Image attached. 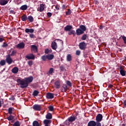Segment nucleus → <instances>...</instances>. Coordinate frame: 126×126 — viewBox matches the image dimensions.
<instances>
[{"label":"nucleus","instance_id":"obj_1","mask_svg":"<svg viewBox=\"0 0 126 126\" xmlns=\"http://www.w3.org/2000/svg\"><path fill=\"white\" fill-rule=\"evenodd\" d=\"M32 81H33V77L32 76L25 78V79L23 80L20 79H17V82L21 85V88H27V87H28L29 83H31Z\"/></svg>","mask_w":126,"mask_h":126},{"label":"nucleus","instance_id":"obj_2","mask_svg":"<svg viewBox=\"0 0 126 126\" xmlns=\"http://www.w3.org/2000/svg\"><path fill=\"white\" fill-rule=\"evenodd\" d=\"M77 119V117L76 115H72L67 118V119L64 122V124L66 125V126H69L71 123L75 122Z\"/></svg>","mask_w":126,"mask_h":126},{"label":"nucleus","instance_id":"obj_3","mask_svg":"<svg viewBox=\"0 0 126 126\" xmlns=\"http://www.w3.org/2000/svg\"><path fill=\"white\" fill-rule=\"evenodd\" d=\"M86 30V27L84 25H80L79 26V28L77 29L76 30V34L78 36H80V35H82V34H84V32Z\"/></svg>","mask_w":126,"mask_h":126},{"label":"nucleus","instance_id":"obj_4","mask_svg":"<svg viewBox=\"0 0 126 126\" xmlns=\"http://www.w3.org/2000/svg\"><path fill=\"white\" fill-rule=\"evenodd\" d=\"M102 120H103V115L101 114H97L95 118V122L99 126H102V124H101Z\"/></svg>","mask_w":126,"mask_h":126},{"label":"nucleus","instance_id":"obj_5","mask_svg":"<svg viewBox=\"0 0 126 126\" xmlns=\"http://www.w3.org/2000/svg\"><path fill=\"white\" fill-rule=\"evenodd\" d=\"M79 49L83 51L86 49V47H87V43H85L84 41L80 42L79 44Z\"/></svg>","mask_w":126,"mask_h":126},{"label":"nucleus","instance_id":"obj_6","mask_svg":"<svg viewBox=\"0 0 126 126\" xmlns=\"http://www.w3.org/2000/svg\"><path fill=\"white\" fill-rule=\"evenodd\" d=\"M5 62L8 63V64H11L12 63V62L13 60L11 59V57L10 56V54H8L6 56Z\"/></svg>","mask_w":126,"mask_h":126},{"label":"nucleus","instance_id":"obj_7","mask_svg":"<svg viewBox=\"0 0 126 126\" xmlns=\"http://www.w3.org/2000/svg\"><path fill=\"white\" fill-rule=\"evenodd\" d=\"M87 126H99L94 121H90L87 125Z\"/></svg>","mask_w":126,"mask_h":126},{"label":"nucleus","instance_id":"obj_8","mask_svg":"<svg viewBox=\"0 0 126 126\" xmlns=\"http://www.w3.org/2000/svg\"><path fill=\"white\" fill-rule=\"evenodd\" d=\"M31 51L33 53H38V47L35 45H31Z\"/></svg>","mask_w":126,"mask_h":126},{"label":"nucleus","instance_id":"obj_9","mask_svg":"<svg viewBox=\"0 0 126 126\" xmlns=\"http://www.w3.org/2000/svg\"><path fill=\"white\" fill-rule=\"evenodd\" d=\"M32 109L35 111H41V105L39 104H34L32 106Z\"/></svg>","mask_w":126,"mask_h":126},{"label":"nucleus","instance_id":"obj_10","mask_svg":"<svg viewBox=\"0 0 126 126\" xmlns=\"http://www.w3.org/2000/svg\"><path fill=\"white\" fill-rule=\"evenodd\" d=\"M51 123L52 121L48 119H46L43 121V124L44 125V126H50Z\"/></svg>","mask_w":126,"mask_h":126},{"label":"nucleus","instance_id":"obj_11","mask_svg":"<svg viewBox=\"0 0 126 126\" xmlns=\"http://www.w3.org/2000/svg\"><path fill=\"white\" fill-rule=\"evenodd\" d=\"M16 47L17 49H24L25 47V44H24V42H21L18 44Z\"/></svg>","mask_w":126,"mask_h":126},{"label":"nucleus","instance_id":"obj_12","mask_svg":"<svg viewBox=\"0 0 126 126\" xmlns=\"http://www.w3.org/2000/svg\"><path fill=\"white\" fill-rule=\"evenodd\" d=\"M26 59L28 60H35V55L33 54H30L26 56Z\"/></svg>","mask_w":126,"mask_h":126},{"label":"nucleus","instance_id":"obj_13","mask_svg":"<svg viewBox=\"0 0 126 126\" xmlns=\"http://www.w3.org/2000/svg\"><path fill=\"white\" fill-rule=\"evenodd\" d=\"M51 47L53 50H57L58 48V45L55 41L52 42L51 43Z\"/></svg>","mask_w":126,"mask_h":126},{"label":"nucleus","instance_id":"obj_14","mask_svg":"<svg viewBox=\"0 0 126 126\" xmlns=\"http://www.w3.org/2000/svg\"><path fill=\"white\" fill-rule=\"evenodd\" d=\"M55 86L56 89H60V88H61V83H60V81H56L55 82Z\"/></svg>","mask_w":126,"mask_h":126},{"label":"nucleus","instance_id":"obj_15","mask_svg":"<svg viewBox=\"0 0 126 126\" xmlns=\"http://www.w3.org/2000/svg\"><path fill=\"white\" fill-rule=\"evenodd\" d=\"M46 97L47 99H53L54 98V94L51 93H47L46 94Z\"/></svg>","mask_w":126,"mask_h":126},{"label":"nucleus","instance_id":"obj_16","mask_svg":"<svg viewBox=\"0 0 126 126\" xmlns=\"http://www.w3.org/2000/svg\"><path fill=\"white\" fill-rule=\"evenodd\" d=\"M73 27L70 25H67L64 28V31H70L72 29Z\"/></svg>","mask_w":126,"mask_h":126},{"label":"nucleus","instance_id":"obj_17","mask_svg":"<svg viewBox=\"0 0 126 126\" xmlns=\"http://www.w3.org/2000/svg\"><path fill=\"white\" fill-rule=\"evenodd\" d=\"M46 56L47 59L48 60V61H52V60H54V58H55V56H54L53 54H49Z\"/></svg>","mask_w":126,"mask_h":126},{"label":"nucleus","instance_id":"obj_18","mask_svg":"<svg viewBox=\"0 0 126 126\" xmlns=\"http://www.w3.org/2000/svg\"><path fill=\"white\" fill-rule=\"evenodd\" d=\"M8 2L7 0H0V5H5V4H7Z\"/></svg>","mask_w":126,"mask_h":126},{"label":"nucleus","instance_id":"obj_19","mask_svg":"<svg viewBox=\"0 0 126 126\" xmlns=\"http://www.w3.org/2000/svg\"><path fill=\"white\" fill-rule=\"evenodd\" d=\"M45 118L47 120H52L53 119V116L51 113H48L46 114Z\"/></svg>","mask_w":126,"mask_h":126},{"label":"nucleus","instance_id":"obj_20","mask_svg":"<svg viewBox=\"0 0 126 126\" xmlns=\"http://www.w3.org/2000/svg\"><path fill=\"white\" fill-rule=\"evenodd\" d=\"M120 72L122 76H125L126 75V71H125L122 67L120 68Z\"/></svg>","mask_w":126,"mask_h":126},{"label":"nucleus","instance_id":"obj_21","mask_svg":"<svg viewBox=\"0 0 126 126\" xmlns=\"http://www.w3.org/2000/svg\"><path fill=\"white\" fill-rule=\"evenodd\" d=\"M18 70H19V69L17 67H14L12 69V73H17L18 72Z\"/></svg>","mask_w":126,"mask_h":126},{"label":"nucleus","instance_id":"obj_22","mask_svg":"<svg viewBox=\"0 0 126 126\" xmlns=\"http://www.w3.org/2000/svg\"><path fill=\"white\" fill-rule=\"evenodd\" d=\"M25 31L26 33H34V29H26Z\"/></svg>","mask_w":126,"mask_h":126},{"label":"nucleus","instance_id":"obj_23","mask_svg":"<svg viewBox=\"0 0 126 126\" xmlns=\"http://www.w3.org/2000/svg\"><path fill=\"white\" fill-rule=\"evenodd\" d=\"M68 34L73 35V37H75V35H76V33H75V31L74 30H71L70 31L68 32Z\"/></svg>","mask_w":126,"mask_h":126},{"label":"nucleus","instance_id":"obj_24","mask_svg":"<svg viewBox=\"0 0 126 126\" xmlns=\"http://www.w3.org/2000/svg\"><path fill=\"white\" fill-rule=\"evenodd\" d=\"M27 19H28V17H27V15L26 14H24L22 17H21V20L22 21H27Z\"/></svg>","mask_w":126,"mask_h":126},{"label":"nucleus","instance_id":"obj_25","mask_svg":"<svg viewBox=\"0 0 126 126\" xmlns=\"http://www.w3.org/2000/svg\"><path fill=\"white\" fill-rule=\"evenodd\" d=\"M28 8V6H27V5L25 4L21 6L20 8V9H21V10H26V9H27Z\"/></svg>","mask_w":126,"mask_h":126},{"label":"nucleus","instance_id":"obj_26","mask_svg":"<svg viewBox=\"0 0 126 126\" xmlns=\"http://www.w3.org/2000/svg\"><path fill=\"white\" fill-rule=\"evenodd\" d=\"M44 9H45V6L44 4H41L40 5L39 11L40 12H42V11H44Z\"/></svg>","mask_w":126,"mask_h":126},{"label":"nucleus","instance_id":"obj_27","mask_svg":"<svg viewBox=\"0 0 126 126\" xmlns=\"http://www.w3.org/2000/svg\"><path fill=\"white\" fill-rule=\"evenodd\" d=\"M40 93L39 91L37 90H34L32 93V96H34V97H36V96H38V94Z\"/></svg>","mask_w":126,"mask_h":126},{"label":"nucleus","instance_id":"obj_28","mask_svg":"<svg viewBox=\"0 0 126 126\" xmlns=\"http://www.w3.org/2000/svg\"><path fill=\"white\" fill-rule=\"evenodd\" d=\"M32 126H40V124L38 121H34L32 123Z\"/></svg>","mask_w":126,"mask_h":126},{"label":"nucleus","instance_id":"obj_29","mask_svg":"<svg viewBox=\"0 0 126 126\" xmlns=\"http://www.w3.org/2000/svg\"><path fill=\"white\" fill-rule=\"evenodd\" d=\"M66 60L67 62H71L72 60L71 55L70 54H68L66 56Z\"/></svg>","mask_w":126,"mask_h":126},{"label":"nucleus","instance_id":"obj_30","mask_svg":"<svg viewBox=\"0 0 126 126\" xmlns=\"http://www.w3.org/2000/svg\"><path fill=\"white\" fill-rule=\"evenodd\" d=\"M13 110H14V108L12 107H10L8 109V113L9 114V115H11L12 114V112L13 111Z\"/></svg>","mask_w":126,"mask_h":126},{"label":"nucleus","instance_id":"obj_31","mask_svg":"<svg viewBox=\"0 0 126 126\" xmlns=\"http://www.w3.org/2000/svg\"><path fill=\"white\" fill-rule=\"evenodd\" d=\"M28 19L29 20V21L31 23L34 21V18L32 16H29L28 17Z\"/></svg>","mask_w":126,"mask_h":126},{"label":"nucleus","instance_id":"obj_32","mask_svg":"<svg viewBox=\"0 0 126 126\" xmlns=\"http://www.w3.org/2000/svg\"><path fill=\"white\" fill-rule=\"evenodd\" d=\"M6 119L8 120V121H12V120L14 119V117L11 115V114H10V116H8Z\"/></svg>","mask_w":126,"mask_h":126},{"label":"nucleus","instance_id":"obj_33","mask_svg":"<svg viewBox=\"0 0 126 126\" xmlns=\"http://www.w3.org/2000/svg\"><path fill=\"white\" fill-rule=\"evenodd\" d=\"M60 69L61 71H66V69L63 65H61L60 67Z\"/></svg>","mask_w":126,"mask_h":126},{"label":"nucleus","instance_id":"obj_34","mask_svg":"<svg viewBox=\"0 0 126 126\" xmlns=\"http://www.w3.org/2000/svg\"><path fill=\"white\" fill-rule=\"evenodd\" d=\"M0 65L1 66H3V65H5V60H1L0 61Z\"/></svg>","mask_w":126,"mask_h":126},{"label":"nucleus","instance_id":"obj_35","mask_svg":"<svg viewBox=\"0 0 126 126\" xmlns=\"http://www.w3.org/2000/svg\"><path fill=\"white\" fill-rule=\"evenodd\" d=\"M16 50H13L11 53L10 55V57H14V56H15V55H16Z\"/></svg>","mask_w":126,"mask_h":126},{"label":"nucleus","instance_id":"obj_36","mask_svg":"<svg viewBox=\"0 0 126 126\" xmlns=\"http://www.w3.org/2000/svg\"><path fill=\"white\" fill-rule=\"evenodd\" d=\"M81 39L83 40H86V39H87V35L86 34H83Z\"/></svg>","mask_w":126,"mask_h":126},{"label":"nucleus","instance_id":"obj_37","mask_svg":"<svg viewBox=\"0 0 126 126\" xmlns=\"http://www.w3.org/2000/svg\"><path fill=\"white\" fill-rule=\"evenodd\" d=\"M66 84L69 87H71V86H72V84H71V82L69 81H66Z\"/></svg>","mask_w":126,"mask_h":126},{"label":"nucleus","instance_id":"obj_38","mask_svg":"<svg viewBox=\"0 0 126 126\" xmlns=\"http://www.w3.org/2000/svg\"><path fill=\"white\" fill-rule=\"evenodd\" d=\"M41 59L42 60V61H43V62H46V60H47V55L45 56L43 55L41 57Z\"/></svg>","mask_w":126,"mask_h":126},{"label":"nucleus","instance_id":"obj_39","mask_svg":"<svg viewBox=\"0 0 126 126\" xmlns=\"http://www.w3.org/2000/svg\"><path fill=\"white\" fill-rule=\"evenodd\" d=\"M13 126H20V123L17 121L13 125Z\"/></svg>","mask_w":126,"mask_h":126},{"label":"nucleus","instance_id":"obj_40","mask_svg":"<svg viewBox=\"0 0 126 126\" xmlns=\"http://www.w3.org/2000/svg\"><path fill=\"white\" fill-rule=\"evenodd\" d=\"M66 15H70V14L71 13V11L70 9H68L67 10V11L65 12Z\"/></svg>","mask_w":126,"mask_h":126},{"label":"nucleus","instance_id":"obj_41","mask_svg":"<svg viewBox=\"0 0 126 126\" xmlns=\"http://www.w3.org/2000/svg\"><path fill=\"white\" fill-rule=\"evenodd\" d=\"M53 72H54V68H50L48 71V74H52V73H53Z\"/></svg>","mask_w":126,"mask_h":126},{"label":"nucleus","instance_id":"obj_42","mask_svg":"<svg viewBox=\"0 0 126 126\" xmlns=\"http://www.w3.org/2000/svg\"><path fill=\"white\" fill-rule=\"evenodd\" d=\"M48 109L50 112H53L54 111V106L50 105L48 106Z\"/></svg>","mask_w":126,"mask_h":126},{"label":"nucleus","instance_id":"obj_43","mask_svg":"<svg viewBox=\"0 0 126 126\" xmlns=\"http://www.w3.org/2000/svg\"><path fill=\"white\" fill-rule=\"evenodd\" d=\"M28 64H29V66L31 67L33 65V61H30L28 62Z\"/></svg>","mask_w":126,"mask_h":126},{"label":"nucleus","instance_id":"obj_44","mask_svg":"<svg viewBox=\"0 0 126 126\" xmlns=\"http://www.w3.org/2000/svg\"><path fill=\"white\" fill-rule=\"evenodd\" d=\"M9 100H10L11 101H14V100H15V97H14V95H12L11 97L9 98Z\"/></svg>","mask_w":126,"mask_h":126},{"label":"nucleus","instance_id":"obj_45","mask_svg":"<svg viewBox=\"0 0 126 126\" xmlns=\"http://www.w3.org/2000/svg\"><path fill=\"white\" fill-rule=\"evenodd\" d=\"M2 36H0V43H1L2 42H3V41H4V39H3V37Z\"/></svg>","mask_w":126,"mask_h":126},{"label":"nucleus","instance_id":"obj_46","mask_svg":"<svg viewBox=\"0 0 126 126\" xmlns=\"http://www.w3.org/2000/svg\"><path fill=\"white\" fill-rule=\"evenodd\" d=\"M122 39L124 42V43L126 44V37L125 36H122Z\"/></svg>","mask_w":126,"mask_h":126},{"label":"nucleus","instance_id":"obj_47","mask_svg":"<svg viewBox=\"0 0 126 126\" xmlns=\"http://www.w3.org/2000/svg\"><path fill=\"white\" fill-rule=\"evenodd\" d=\"M47 15L48 17H52V14L51 12H48L47 13Z\"/></svg>","mask_w":126,"mask_h":126},{"label":"nucleus","instance_id":"obj_48","mask_svg":"<svg viewBox=\"0 0 126 126\" xmlns=\"http://www.w3.org/2000/svg\"><path fill=\"white\" fill-rule=\"evenodd\" d=\"M76 56H79L80 55V51L77 50L76 51Z\"/></svg>","mask_w":126,"mask_h":126},{"label":"nucleus","instance_id":"obj_49","mask_svg":"<svg viewBox=\"0 0 126 126\" xmlns=\"http://www.w3.org/2000/svg\"><path fill=\"white\" fill-rule=\"evenodd\" d=\"M63 88L64 90H66V89H67V86H66L65 84L63 85Z\"/></svg>","mask_w":126,"mask_h":126},{"label":"nucleus","instance_id":"obj_50","mask_svg":"<svg viewBox=\"0 0 126 126\" xmlns=\"http://www.w3.org/2000/svg\"><path fill=\"white\" fill-rule=\"evenodd\" d=\"M8 46V45H7V43L4 42L2 46L3 47V48H5V47H7Z\"/></svg>","mask_w":126,"mask_h":126},{"label":"nucleus","instance_id":"obj_51","mask_svg":"<svg viewBox=\"0 0 126 126\" xmlns=\"http://www.w3.org/2000/svg\"><path fill=\"white\" fill-rule=\"evenodd\" d=\"M50 52V51L49 50V49H46L45 50V54H48Z\"/></svg>","mask_w":126,"mask_h":126},{"label":"nucleus","instance_id":"obj_52","mask_svg":"<svg viewBox=\"0 0 126 126\" xmlns=\"http://www.w3.org/2000/svg\"><path fill=\"white\" fill-rule=\"evenodd\" d=\"M30 38H34V34H33V33L30 34Z\"/></svg>","mask_w":126,"mask_h":126},{"label":"nucleus","instance_id":"obj_53","mask_svg":"<svg viewBox=\"0 0 126 126\" xmlns=\"http://www.w3.org/2000/svg\"><path fill=\"white\" fill-rule=\"evenodd\" d=\"M10 13H12V14H15V12H14V10H10Z\"/></svg>","mask_w":126,"mask_h":126},{"label":"nucleus","instance_id":"obj_54","mask_svg":"<svg viewBox=\"0 0 126 126\" xmlns=\"http://www.w3.org/2000/svg\"><path fill=\"white\" fill-rule=\"evenodd\" d=\"M56 9H57V10H59L60 9V8H59V5L57 4L56 5V7H55Z\"/></svg>","mask_w":126,"mask_h":126},{"label":"nucleus","instance_id":"obj_55","mask_svg":"<svg viewBox=\"0 0 126 126\" xmlns=\"http://www.w3.org/2000/svg\"><path fill=\"white\" fill-rule=\"evenodd\" d=\"M108 88H113V85L109 84L108 85Z\"/></svg>","mask_w":126,"mask_h":126},{"label":"nucleus","instance_id":"obj_56","mask_svg":"<svg viewBox=\"0 0 126 126\" xmlns=\"http://www.w3.org/2000/svg\"><path fill=\"white\" fill-rule=\"evenodd\" d=\"M62 8L63 9H65V5L63 4L62 5Z\"/></svg>","mask_w":126,"mask_h":126},{"label":"nucleus","instance_id":"obj_57","mask_svg":"<svg viewBox=\"0 0 126 126\" xmlns=\"http://www.w3.org/2000/svg\"><path fill=\"white\" fill-rule=\"evenodd\" d=\"M124 107H126V100L124 101Z\"/></svg>","mask_w":126,"mask_h":126},{"label":"nucleus","instance_id":"obj_58","mask_svg":"<svg viewBox=\"0 0 126 126\" xmlns=\"http://www.w3.org/2000/svg\"><path fill=\"white\" fill-rule=\"evenodd\" d=\"M103 26H100L99 29H103Z\"/></svg>","mask_w":126,"mask_h":126},{"label":"nucleus","instance_id":"obj_59","mask_svg":"<svg viewBox=\"0 0 126 126\" xmlns=\"http://www.w3.org/2000/svg\"><path fill=\"white\" fill-rule=\"evenodd\" d=\"M0 107H1V101L0 100Z\"/></svg>","mask_w":126,"mask_h":126},{"label":"nucleus","instance_id":"obj_60","mask_svg":"<svg viewBox=\"0 0 126 126\" xmlns=\"http://www.w3.org/2000/svg\"><path fill=\"white\" fill-rule=\"evenodd\" d=\"M63 58L61 59V62H63Z\"/></svg>","mask_w":126,"mask_h":126},{"label":"nucleus","instance_id":"obj_61","mask_svg":"<svg viewBox=\"0 0 126 126\" xmlns=\"http://www.w3.org/2000/svg\"><path fill=\"white\" fill-rule=\"evenodd\" d=\"M11 123H14V120H11Z\"/></svg>","mask_w":126,"mask_h":126},{"label":"nucleus","instance_id":"obj_62","mask_svg":"<svg viewBox=\"0 0 126 126\" xmlns=\"http://www.w3.org/2000/svg\"><path fill=\"white\" fill-rule=\"evenodd\" d=\"M97 2H98V1H97V0H96V1H95V4H97Z\"/></svg>","mask_w":126,"mask_h":126},{"label":"nucleus","instance_id":"obj_63","mask_svg":"<svg viewBox=\"0 0 126 126\" xmlns=\"http://www.w3.org/2000/svg\"><path fill=\"white\" fill-rule=\"evenodd\" d=\"M126 71H125V75H126Z\"/></svg>","mask_w":126,"mask_h":126},{"label":"nucleus","instance_id":"obj_64","mask_svg":"<svg viewBox=\"0 0 126 126\" xmlns=\"http://www.w3.org/2000/svg\"><path fill=\"white\" fill-rule=\"evenodd\" d=\"M125 61H126V57H125Z\"/></svg>","mask_w":126,"mask_h":126}]
</instances>
